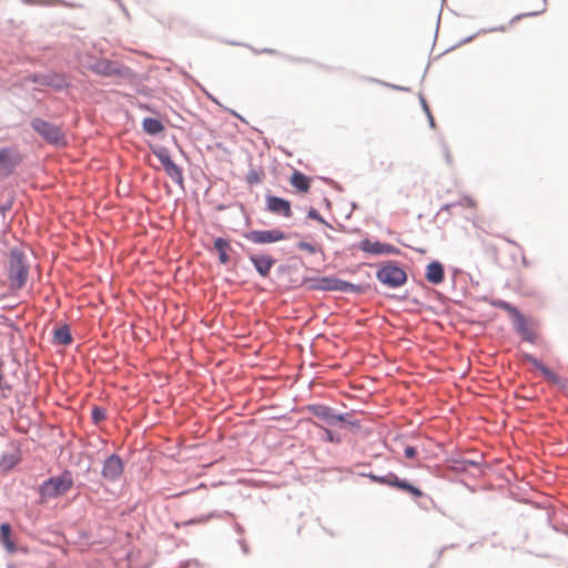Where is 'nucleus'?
Instances as JSON below:
<instances>
[{"label":"nucleus","instance_id":"obj_24","mask_svg":"<svg viewBox=\"0 0 568 568\" xmlns=\"http://www.w3.org/2000/svg\"><path fill=\"white\" fill-rule=\"evenodd\" d=\"M10 526L7 524H2V545L9 552L16 551V546L13 541L10 539Z\"/></svg>","mask_w":568,"mask_h":568},{"label":"nucleus","instance_id":"obj_7","mask_svg":"<svg viewBox=\"0 0 568 568\" xmlns=\"http://www.w3.org/2000/svg\"><path fill=\"white\" fill-rule=\"evenodd\" d=\"M155 156L159 159L161 164L164 168L165 173L175 182L182 183L183 173L182 170L173 162L169 152L165 149H160L154 152Z\"/></svg>","mask_w":568,"mask_h":568},{"label":"nucleus","instance_id":"obj_20","mask_svg":"<svg viewBox=\"0 0 568 568\" xmlns=\"http://www.w3.org/2000/svg\"><path fill=\"white\" fill-rule=\"evenodd\" d=\"M214 250L219 253L221 264H227L230 262L229 252L231 251V244L227 240L217 237L214 241Z\"/></svg>","mask_w":568,"mask_h":568},{"label":"nucleus","instance_id":"obj_3","mask_svg":"<svg viewBox=\"0 0 568 568\" xmlns=\"http://www.w3.org/2000/svg\"><path fill=\"white\" fill-rule=\"evenodd\" d=\"M31 126L37 131L48 143L55 145H65V135L61 128L41 119H34Z\"/></svg>","mask_w":568,"mask_h":568},{"label":"nucleus","instance_id":"obj_29","mask_svg":"<svg viewBox=\"0 0 568 568\" xmlns=\"http://www.w3.org/2000/svg\"><path fill=\"white\" fill-rule=\"evenodd\" d=\"M416 453V449L412 446H407L404 452L406 458H414Z\"/></svg>","mask_w":568,"mask_h":568},{"label":"nucleus","instance_id":"obj_9","mask_svg":"<svg viewBox=\"0 0 568 568\" xmlns=\"http://www.w3.org/2000/svg\"><path fill=\"white\" fill-rule=\"evenodd\" d=\"M310 288L312 290H322V291H345L348 286V283L335 278V277H320L310 281Z\"/></svg>","mask_w":568,"mask_h":568},{"label":"nucleus","instance_id":"obj_31","mask_svg":"<svg viewBox=\"0 0 568 568\" xmlns=\"http://www.w3.org/2000/svg\"><path fill=\"white\" fill-rule=\"evenodd\" d=\"M420 102H422L423 110L425 111V113L426 114L432 113L430 109H429V106H428V104H427V102H426V100L424 98H420Z\"/></svg>","mask_w":568,"mask_h":568},{"label":"nucleus","instance_id":"obj_1","mask_svg":"<svg viewBox=\"0 0 568 568\" xmlns=\"http://www.w3.org/2000/svg\"><path fill=\"white\" fill-rule=\"evenodd\" d=\"M29 262L26 254V247L19 244L10 250L6 265V280L2 286L7 288V294L18 295L29 277Z\"/></svg>","mask_w":568,"mask_h":568},{"label":"nucleus","instance_id":"obj_11","mask_svg":"<svg viewBox=\"0 0 568 568\" xmlns=\"http://www.w3.org/2000/svg\"><path fill=\"white\" fill-rule=\"evenodd\" d=\"M123 473V463L116 455H111L104 462L103 468H102V476L110 480L114 481L118 480Z\"/></svg>","mask_w":568,"mask_h":568},{"label":"nucleus","instance_id":"obj_26","mask_svg":"<svg viewBox=\"0 0 568 568\" xmlns=\"http://www.w3.org/2000/svg\"><path fill=\"white\" fill-rule=\"evenodd\" d=\"M297 247L302 251H306L310 254H315L320 251L318 245H315V244H312L308 242H304V241L298 242Z\"/></svg>","mask_w":568,"mask_h":568},{"label":"nucleus","instance_id":"obj_16","mask_svg":"<svg viewBox=\"0 0 568 568\" xmlns=\"http://www.w3.org/2000/svg\"><path fill=\"white\" fill-rule=\"evenodd\" d=\"M524 358L526 362L530 363L535 368L540 371V373L544 375V377L547 381H549L554 384H557L559 382V376L556 373H554L552 371H550L548 367H546L540 361L535 358L532 355L525 354Z\"/></svg>","mask_w":568,"mask_h":568},{"label":"nucleus","instance_id":"obj_30","mask_svg":"<svg viewBox=\"0 0 568 568\" xmlns=\"http://www.w3.org/2000/svg\"><path fill=\"white\" fill-rule=\"evenodd\" d=\"M308 217L313 219V220L323 221V219L321 217L320 213L315 209H311L310 210Z\"/></svg>","mask_w":568,"mask_h":568},{"label":"nucleus","instance_id":"obj_28","mask_svg":"<svg viewBox=\"0 0 568 568\" xmlns=\"http://www.w3.org/2000/svg\"><path fill=\"white\" fill-rule=\"evenodd\" d=\"M324 430V439L329 443H338L339 437L334 435L329 429L323 428Z\"/></svg>","mask_w":568,"mask_h":568},{"label":"nucleus","instance_id":"obj_25","mask_svg":"<svg viewBox=\"0 0 568 568\" xmlns=\"http://www.w3.org/2000/svg\"><path fill=\"white\" fill-rule=\"evenodd\" d=\"M494 305L506 311L511 316V318H514L516 315L520 313L515 306L510 305L505 301H497L494 303Z\"/></svg>","mask_w":568,"mask_h":568},{"label":"nucleus","instance_id":"obj_27","mask_svg":"<svg viewBox=\"0 0 568 568\" xmlns=\"http://www.w3.org/2000/svg\"><path fill=\"white\" fill-rule=\"evenodd\" d=\"M92 418L95 423L105 419V412L99 407H94L92 410Z\"/></svg>","mask_w":568,"mask_h":568},{"label":"nucleus","instance_id":"obj_12","mask_svg":"<svg viewBox=\"0 0 568 568\" xmlns=\"http://www.w3.org/2000/svg\"><path fill=\"white\" fill-rule=\"evenodd\" d=\"M87 67L101 75H113L119 72L116 63L108 59H98L95 61L88 62Z\"/></svg>","mask_w":568,"mask_h":568},{"label":"nucleus","instance_id":"obj_23","mask_svg":"<svg viewBox=\"0 0 568 568\" xmlns=\"http://www.w3.org/2000/svg\"><path fill=\"white\" fill-rule=\"evenodd\" d=\"M54 341L62 345H68L72 342V336L68 327L59 328L54 332Z\"/></svg>","mask_w":568,"mask_h":568},{"label":"nucleus","instance_id":"obj_18","mask_svg":"<svg viewBox=\"0 0 568 568\" xmlns=\"http://www.w3.org/2000/svg\"><path fill=\"white\" fill-rule=\"evenodd\" d=\"M513 322H514L515 329L517 331L518 334H520L523 336L524 339H526L528 342L534 341V333L529 328L527 321L521 313L516 315L513 318Z\"/></svg>","mask_w":568,"mask_h":568},{"label":"nucleus","instance_id":"obj_21","mask_svg":"<svg viewBox=\"0 0 568 568\" xmlns=\"http://www.w3.org/2000/svg\"><path fill=\"white\" fill-rule=\"evenodd\" d=\"M20 155L17 152L2 151V174L10 173L12 169L20 163Z\"/></svg>","mask_w":568,"mask_h":568},{"label":"nucleus","instance_id":"obj_17","mask_svg":"<svg viewBox=\"0 0 568 568\" xmlns=\"http://www.w3.org/2000/svg\"><path fill=\"white\" fill-rule=\"evenodd\" d=\"M308 409L313 415H315L316 417H318L323 420H326V422H332V420L343 422L344 420V417L342 415H334L332 413V409L324 405H313V406H310Z\"/></svg>","mask_w":568,"mask_h":568},{"label":"nucleus","instance_id":"obj_6","mask_svg":"<svg viewBox=\"0 0 568 568\" xmlns=\"http://www.w3.org/2000/svg\"><path fill=\"white\" fill-rule=\"evenodd\" d=\"M245 237L256 244L275 243L285 240L287 236L278 229L251 231L245 234Z\"/></svg>","mask_w":568,"mask_h":568},{"label":"nucleus","instance_id":"obj_22","mask_svg":"<svg viewBox=\"0 0 568 568\" xmlns=\"http://www.w3.org/2000/svg\"><path fill=\"white\" fill-rule=\"evenodd\" d=\"M143 130L151 135L161 133L164 130L162 122L154 118H145L142 122Z\"/></svg>","mask_w":568,"mask_h":568},{"label":"nucleus","instance_id":"obj_5","mask_svg":"<svg viewBox=\"0 0 568 568\" xmlns=\"http://www.w3.org/2000/svg\"><path fill=\"white\" fill-rule=\"evenodd\" d=\"M377 278L389 287H399L406 282L407 276L403 268L388 264L378 270Z\"/></svg>","mask_w":568,"mask_h":568},{"label":"nucleus","instance_id":"obj_32","mask_svg":"<svg viewBox=\"0 0 568 568\" xmlns=\"http://www.w3.org/2000/svg\"><path fill=\"white\" fill-rule=\"evenodd\" d=\"M4 325H6L8 328H10V329L12 328V322H11V320H9V318H7V317H3V316H2V327H3Z\"/></svg>","mask_w":568,"mask_h":568},{"label":"nucleus","instance_id":"obj_4","mask_svg":"<svg viewBox=\"0 0 568 568\" xmlns=\"http://www.w3.org/2000/svg\"><path fill=\"white\" fill-rule=\"evenodd\" d=\"M369 478L374 483L394 487V488H397L405 493H408L409 495H412L415 498H420L423 496V491L418 487H415L414 485L409 484L405 479L398 478L393 473H388L385 476L369 475Z\"/></svg>","mask_w":568,"mask_h":568},{"label":"nucleus","instance_id":"obj_10","mask_svg":"<svg viewBox=\"0 0 568 568\" xmlns=\"http://www.w3.org/2000/svg\"><path fill=\"white\" fill-rule=\"evenodd\" d=\"M266 206L267 210L277 215H282L284 217H292V206L290 201L275 196V195H268L266 196Z\"/></svg>","mask_w":568,"mask_h":568},{"label":"nucleus","instance_id":"obj_19","mask_svg":"<svg viewBox=\"0 0 568 568\" xmlns=\"http://www.w3.org/2000/svg\"><path fill=\"white\" fill-rule=\"evenodd\" d=\"M426 280L432 284H439L444 281V267L439 262H432L426 268Z\"/></svg>","mask_w":568,"mask_h":568},{"label":"nucleus","instance_id":"obj_14","mask_svg":"<svg viewBox=\"0 0 568 568\" xmlns=\"http://www.w3.org/2000/svg\"><path fill=\"white\" fill-rule=\"evenodd\" d=\"M21 459V452L17 444L11 443L8 450L2 456V470H11Z\"/></svg>","mask_w":568,"mask_h":568},{"label":"nucleus","instance_id":"obj_8","mask_svg":"<svg viewBox=\"0 0 568 568\" xmlns=\"http://www.w3.org/2000/svg\"><path fill=\"white\" fill-rule=\"evenodd\" d=\"M358 247L366 253L373 255H383V254H395L398 250L388 243H382L378 241H371L365 239L359 242Z\"/></svg>","mask_w":568,"mask_h":568},{"label":"nucleus","instance_id":"obj_34","mask_svg":"<svg viewBox=\"0 0 568 568\" xmlns=\"http://www.w3.org/2000/svg\"><path fill=\"white\" fill-rule=\"evenodd\" d=\"M4 295H8L7 292L6 293H1V296H4Z\"/></svg>","mask_w":568,"mask_h":568},{"label":"nucleus","instance_id":"obj_15","mask_svg":"<svg viewBox=\"0 0 568 568\" xmlns=\"http://www.w3.org/2000/svg\"><path fill=\"white\" fill-rule=\"evenodd\" d=\"M312 179L300 171H294L290 178L291 185L300 193H307Z\"/></svg>","mask_w":568,"mask_h":568},{"label":"nucleus","instance_id":"obj_33","mask_svg":"<svg viewBox=\"0 0 568 568\" xmlns=\"http://www.w3.org/2000/svg\"><path fill=\"white\" fill-rule=\"evenodd\" d=\"M426 115H427V118H428V120H429V124H430V126H432V128H434V126H435V121H434V116H433V114H432V113H429V114H426Z\"/></svg>","mask_w":568,"mask_h":568},{"label":"nucleus","instance_id":"obj_2","mask_svg":"<svg viewBox=\"0 0 568 568\" xmlns=\"http://www.w3.org/2000/svg\"><path fill=\"white\" fill-rule=\"evenodd\" d=\"M73 486V479L69 471L60 476L51 477L40 486V496L42 500L53 499L67 494Z\"/></svg>","mask_w":568,"mask_h":568},{"label":"nucleus","instance_id":"obj_13","mask_svg":"<svg viewBox=\"0 0 568 568\" xmlns=\"http://www.w3.org/2000/svg\"><path fill=\"white\" fill-rule=\"evenodd\" d=\"M250 260L255 266L257 273L263 277H266L270 274L271 268L275 264V260L267 254L251 255Z\"/></svg>","mask_w":568,"mask_h":568}]
</instances>
